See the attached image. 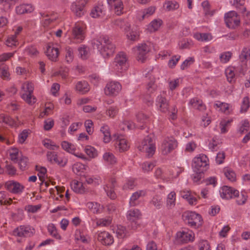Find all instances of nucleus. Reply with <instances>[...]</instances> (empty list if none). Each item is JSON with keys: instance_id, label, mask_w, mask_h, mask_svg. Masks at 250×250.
<instances>
[{"instance_id": "nucleus-59", "label": "nucleus", "mask_w": 250, "mask_h": 250, "mask_svg": "<svg viewBox=\"0 0 250 250\" xmlns=\"http://www.w3.org/2000/svg\"><path fill=\"white\" fill-rule=\"evenodd\" d=\"M87 206L93 213H97L99 211V205L97 203L88 202Z\"/></svg>"}, {"instance_id": "nucleus-24", "label": "nucleus", "mask_w": 250, "mask_h": 250, "mask_svg": "<svg viewBox=\"0 0 250 250\" xmlns=\"http://www.w3.org/2000/svg\"><path fill=\"white\" fill-rule=\"evenodd\" d=\"M141 213L139 209H133L129 210L127 214V218L129 221L138 220L140 218Z\"/></svg>"}, {"instance_id": "nucleus-14", "label": "nucleus", "mask_w": 250, "mask_h": 250, "mask_svg": "<svg viewBox=\"0 0 250 250\" xmlns=\"http://www.w3.org/2000/svg\"><path fill=\"white\" fill-rule=\"evenodd\" d=\"M221 197L223 199H230L233 198L234 195L238 194V190L233 188L224 186L220 190Z\"/></svg>"}, {"instance_id": "nucleus-62", "label": "nucleus", "mask_w": 250, "mask_h": 250, "mask_svg": "<svg viewBox=\"0 0 250 250\" xmlns=\"http://www.w3.org/2000/svg\"><path fill=\"white\" fill-rule=\"evenodd\" d=\"M136 118L138 122L143 124L146 123V121L148 119V117L147 115L142 112L137 114Z\"/></svg>"}, {"instance_id": "nucleus-17", "label": "nucleus", "mask_w": 250, "mask_h": 250, "mask_svg": "<svg viewBox=\"0 0 250 250\" xmlns=\"http://www.w3.org/2000/svg\"><path fill=\"white\" fill-rule=\"evenodd\" d=\"M13 234L15 236L19 237H28L32 235L33 232L29 227L21 226L13 230Z\"/></svg>"}, {"instance_id": "nucleus-64", "label": "nucleus", "mask_w": 250, "mask_h": 250, "mask_svg": "<svg viewBox=\"0 0 250 250\" xmlns=\"http://www.w3.org/2000/svg\"><path fill=\"white\" fill-rule=\"evenodd\" d=\"M6 42L8 46L12 47L13 46H16L17 43L16 36H12L11 37L8 38Z\"/></svg>"}, {"instance_id": "nucleus-28", "label": "nucleus", "mask_w": 250, "mask_h": 250, "mask_svg": "<svg viewBox=\"0 0 250 250\" xmlns=\"http://www.w3.org/2000/svg\"><path fill=\"white\" fill-rule=\"evenodd\" d=\"M143 195H144V192L142 190L134 193L130 199L129 204L130 206L134 207L138 205L139 203L137 200Z\"/></svg>"}, {"instance_id": "nucleus-61", "label": "nucleus", "mask_w": 250, "mask_h": 250, "mask_svg": "<svg viewBox=\"0 0 250 250\" xmlns=\"http://www.w3.org/2000/svg\"><path fill=\"white\" fill-rule=\"evenodd\" d=\"M154 164L152 162H145L142 165V168L145 172H148L151 170L154 167Z\"/></svg>"}, {"instance_id": "nucleus-45", "label": "nucleus", "mask_w": 250, "mask_h": 250, "mask_svg": "<svg viewBox=\"0 0 250 250\" xmlns=\"http://www.w3.org/2000/svg\"><path fill=\"white\" fill-rule=\"evenodd\" d=\"M117 236L119 238H123L125 236L126 234V230L125 227L122 226H118L116 230Z\"/></svg>"}, {"instance_id": "nucleus-34", "label": "nucleus", "mask_w": 250, "mask_h": 250, "mask_svg": "<svg viewBox=\"0 0 250 250\" xmlns=\"http://www.w3.org/2000/svg\"><path fill=\"white\" fill-rule=\"evenodd\" d=\"M104 14L103 9L100 6L95 7L90 13L91 17L94 18L103 17Z\"/></svg>"}, {"instance_id": "nucleus-6", "label": "nucleus", "mask_w": 250, "mask_h": 250, "mask_svg": "<svg viewBox=\"0 0 250 250\" xmlns=\"http://www.w3.org/2000/svg\"><path fill=\"white\" fill-rule=\"evenodd\" d=\"M177 146V142L173 137H167L162 142L160 149L164 155L170 153Z\"/></svg>"}, {"instance_id": "nucleus-18", "label": "nucleus", "mask_w": 250, "mask_h": 250, "mask_svg": "<svg viewBox=\"0 0 250 250\" xmlns=\"http://www.w3.org/2000/svg\"><path fill=\"white\" fill-rule=\"evenodd\" d=\"M45 53L50 60L56 62L57 60L59 52L57 48H55L51 45H48Z\"/></svg>"}, {"instance_id": "nucleus-5", "label": "nucleus", "mask_w": 250, "mask_h": 250, "mask_svg": "<svg viewBox=\"0 0 250 250\" xmlns=\"http://www.w3.org/2000/svg\"><path fill=\"white\" fill-rule=\"evenodd\" d=\"M224 20L227 26L230 29H235L240 23V18L234 11H229L225 14Z\"/></svg>"}, {"instance_id": "nucleus-52", "label": "nucleus", "mask_w": 250, "mask_h": 250, "mask_svg": "<svg viewBox=\"0 0 250 250\" xmlns=\"http://www.w3.org/2000/svg\"><path fill=\"white\" fill-rule=\"evenodd\" d=\"M150 204L153 205L157 209H160L162 205L161 199L158 196L153 197L150 201Z\"/></svg>"}, {"instance_id": "nucleus-40", "label": "nucleus", "mask_w": 250, "mask_h": 250, "mask_svg": "<svg viewBox=\"0 0 250 250\" xmlns=\"http://www.w3.org/2000/svg\"><path fill=\"white\" fill-rule=\"evenodd\" d=\"M21 88L25 92L24 93H33L34 85L31 82H28L24 83L22 84Z\"/></svg>"}, {"instance_id": "nucleus-2", "label": "nucleus", "mask_w": 250, "mask_h": 250, "mask_svg": "<svg viewBox=\"0 0 250 250\" xmlns=\"http://www.w3.org/2000/svg\"><path fill=\"white\" fill-rule=\"evenodd\" d=\"M185 222L194 228H198L202 225L203 219L200 214L193 211H187L183 215Z\"/></svg>"}, {"instance_id": "nucleus-57", "label": "nucleus", "mask_w": 250, "mask_h": 250, "mask_svg": "<svg viewBox=\"0 0 250 250\" xmlns=\"http://www.w3.org/2000/svg\"><path fill=\"white\" fill-rule=\"evenodd\" d=\"M155 8L154 7H149L147 9H146L143 11V15L142 16V18L144 19L146 17H149L152 15L154 12H155Z\"/></svg>"}, {"instance_id": "nucleus-58", "label": "nucleus", "mask_w": 250, "mask_h": 250, "mask_svg": "<svg viewBox=\"0 0 250 250\" xmlns=\"http://www.w3.org/2000/svg\"><path fill=\"white\" fill-rule=\"evenodd\" d=\"M200 250H211L208 242L207 240H202L199 243Z\"/></svg>"}, {"instance_id": "nucleus-43", "label": "nucleus", "mask_w": 250, "mask_h": 250, "mask_svg": "<svg viewBox=\"0 0 250 250\" xmlns=\"http://www.w3.org/2000/svg\"><path fill=\"white\" fill-rule=\"evenodd\" d=\"M140 36L139 32L137 30H131L127 34L128 40L132 41H136L139 40Z\"/></svg>"}, {"instance_id": "nucleus-35", "label": "nucleus", "mask_w": 250, "mask_h": 250, "mask_svg": "<svg viewBox=\"0 0 250 250\" xmlns=\"http://www.w3.org/2000/svg\"><path fill=\"white\" fill-rule=\"evenodd\" d=\"M62 148L65 151L74 154L76 148L73 145L66 141H63L61 144Z\"/></svg>"}, {"instance_id": "nucleus-10", "label": "nucleus", "mask_w": 250, "mask_h": 250, "mask_svg": "<svg viewBox=\"0 0 250 250\" xmlns=\"http://www.w3.org/2000/svg\"><path fill=\"white\" fill-rule=\"evenodd\" d=\"M150 46L143 43L138 45L137 47V59L138 61L144 62L146 58L147 53L150 51Z\"/></svg>"}, {"instance_id": "nucleus-33", "label": "nucleus", "mask_w": 250, "mask_h": 250, "mask_svg": "<svg viewBox=\"0 0 250 250\" xmlns=\"http://www.w3.org/2000/svg\"><path fill=\"white\" fill-rule=\"evenodd\" d=\"M190 104L194 108L198 110H203L205 109V106L203 104L202 101L196 98L191 99Z\"/></svg>"}, {"instance_id": "nucleus-27", "label": "nucleus", "mask_w": 250, "mask_h": 250, "mask_svg": "<svg viewBox=\"0 0 250 250\" xmlns=\"http://www.w3.org/2000/svg\"><path fill=\"white\" fill-rule=\"evenodd\" d=\"M230 2L242 14H244L246 12V8L244 6L245 0H231Z\"/></svg>"}, {"instance_id": "nucleus-9", "label": "nucleus", "mask_w": 250, "mask_h": 250, "mask_svg": "<svg viewBox=\"0 0 250 250\" xmlns=\"http://www.w3.org/2000/svg\"><path fill=\"white\" fill-rule=\"evenodd\" d=\"M122 89L121 84L118 82L111 81L107 83L104 88L105 95L109 96L117 95Z\"/></svg>"}, {"instance_id": "nucleus-1", "label": "nucleus", "mask_w": 250, "mask_h": 250, "mask_svg": "<svg viewBox=\"0 0 250 250\" xmlns=\"http://www.w3.org/2000/svg\"><path fill=\"white\" fill-rule=\"evenodd\" d=\"M92 45L94 49H98L104 58L112 56L115 52L116 47L109 37L101 36L92 41Z\"/></svg>"}, {"instance_id": "nucleus-8", "label": "nucleus", "mask_w": 250, "mask_h": 250, "mask_svg": "<svg viewBox=\"0 0 250 250\" xmlns=\"http://www.w3.org/2000/svg\"><path fill=\"white\" fill-rule=\"evenodd\" d=\"M87 0H78L72 3L71 10L75 15L81 17L84 15L86 12L85 6Z\"/></svg>"}, {"instance_id": "nucleus-63", "label": "nucleus", "mask_w": 250, "mask_h": 250, "mask_svg": "<svg viewBox=\"0 0 250 250\" xmlns=\"http://www.w3.org/2000/svg\"><path fill=\"white\" fill-rule=\"evenodd\" d=\"M250 128V124L247 120H245L240 127L239 132L241 134H243L245 131H247Z\"/></svg>"}, {"instance_id": "nucleus-49", "label": "nucleus", "mask_w": 250, "mask_h": 250, "mask_svg": "<svg viewBox=\"0 0 250 250\" xmlns=\"http://www.w3.org/2000/svg\"><path fill=\"white\" fill-rule=\"evenodd\" d=\"M85 152L90 158H95L97 156L96 149L91 146H87L85 148Z\"/></svg>"}, {"instance_id": "nucleus-23", "label": "nucleus", "mask_w": 250, "mask_h": 250, "mask_svg": "<svg viewBox=\"0 0 250 250\" xmlns=\"http://www.w3.org/2000/svg\"><path fill=\"white\" fill-rule=\"evenodd\" d=\"M76 90L82 94H84L89 91L90 88L88 83L85 81H80L76 85Z\"/></svg>"}, {"instance_id": "nucleus-53", "label": "nucleus", "mask_w": 250, "mask_h": 250, "mask_svg": "<svg viewBox=\"0 0 250 250\" xmlns=\"http://www.w3.org/2000/svg\"><path fill=\"white\" fill-rule=\"evenodd\" d=\"M118 112V108L117 106H110L106 110V115L109 117L113 118Z\"/></svg>"}, {"instance_id": "nucleus-21", "label": "nucleus", "mask_w": 250, "mask_h": 250, "mask_svg": "<svg viewBox=\"0 0 250 250\" xmlns=\"http://www.w3.org/2000/svg\"><path fill=\"white\" fill-rule=\"evenodd\" d=\"M192 232L191 231L179 232L177 234L178 240L183 243H186L193 240Z\"/></svg>"}, {"instance_id": "nucleus-42", "label": "nucleus", "mask_w": 250, "mask_h": 250, "mask_svg": "<svg viewBox=\"0 0 250 250\" xmlns=\"http://www.w3.org/2000/svg\"><path fill=\"white\" fill-rule=\"evenodd\" d=\"M232 53L229 51L225 52L221 54L220 55V62L222 63H227L228 62L232 57Z\"/></svg>"}, {"instance_id": "nucleus-51", "label": "nucleus", "mask_w": 250, "mask_h": 250, "mask_svg": "<svg viewBox=\"0 0 250 250\" xmlns=\"http://www.w3.org/2000/svg\"><path fill=\"white\" fill-rule=\"evenodd\" d=\"M250 107V101L248 97H245L243 99L241 106V112H246Z\"/></svg>"}, {"instance_id": "nucleus-15", "label": "nucleus", "mask_w": 250, "mask_h": 250, "mask_svg": "<svg viewBox=\"0 0 250 250\" xmlns=\"http://www.w3.org/2000/svg\"><path fill=\"white\" fill-rule=\"evenodd\" d=\"M98 240L103 245L109 246L114 242L113 236L108 232L104 231L98 234Z\"/></svg>"}, {"instance_id": "nucleus-11", "label": "nucleus", "mask_w": 250, "mask_h": 250, "mask_svg": "<svg viewBox=\"0 0 250 250\" xmlns=\"http://www.w3.org/2000/svg\"><path fill=\"white\" fill-rule=\"evenodd\" d=\"M240 60L243 63L242 68L239 70L240 74L244 75L246 71V62L250 59V47H244L239 56Z\"/></svg>"}, {"instance_id": "nucleus-56", "label": "nucleus", "mask_w": 250, "mask_h": 250, "mask_svg": "<svg viewBox=\"0 0 250 250\" xmlns=\"http://www.w3.org/2000/svg\"><path fill=\"white\" fill-rule=\"evenodd\" d=\"M194 62V59L193 57H189L188 59L186 60L181 64V69L182 70L185 69L188 66L193 63Z\"/></svg>"}, {"instance_id": "nucleus-32", "label": "nucleus", "mask_w": 250, "mask_h": 250, "mask_svg": "<svg viewBox=\"0 0 250 250\" xmlns=\"http://www.w3.org/2000/svg\"><path fill=\"white\" fill-rule=\"evenodd\" d=\"M21 97L29 104H33L36 101V98L32 93H21Z\"/></svg>"}, {"instance_id": "nucleus-19", "label": "nucleus", "mask_w": 250, "mask_h": 250, "mask_svg": "<svg viewBox=\"0 0 250 250\" xmlns=\"http://www.w3.org/2000/svg\"><path fill=\"white\" fill-rule=\"evenodd\" d=\"M156 102L159 109L162 112L166 113L168 111L169 104L167 100L161 95L158 96Z\"/></svg>"}, {"instance_id": "nucleus-20", "label": "nucleus", "mask_w": 250, "mask_h": 250, "mask_svg": "<svg viewBox=\"0 0 250 250\" xmlns=\"http://www.w3.org/2000/svg\"><path fill=\"white\" fill-rule=\"evenodd\" d=\"M107 2L111 7H114L115 13L117 15L123 13L124 5L121 0H107Z\"/></svg>"}, {"instance_id": "nucleus-16", "label": "nucleus", "mask_w": 250, "mask_h": 250, "mask_svg": "<svg viewBox=\"0 0 250 250\" xmlns=\"http://www.w3.org/2000/svg\"><path fill=\"white\" fill-rule=\"evenodd\" d=\"M113 138H115V140H116L115 143L116 147H118L120 151H125L128 149L129 146L128 142L123 136L114 134L113 136Z\"/></svg>"}, {"instance_id": "nucleus-50", "label": "nucleus", "mask_w": 250, "mask_h": 250, "mask_svg": "<svg viewBox=\"0 0 250 250\" xmlns=\"http://www.w3.org/2000/svg\"><path fill=\"white\" fill-rule=\"evenodd\" d=\"M85 169L84 165L80 163L75 164L72 167L73 171L76 174L83 172Z\"/></svg>"}, {"instance_id": "nucleus-54", "label": "nucleus", "mask_w": 250, "mask_h": 250, "mask_svg": "<svg viewBox=\"0 0 250 250\" xmlns=\"http://www.w3.org/2000/svg\"><path fill=\"white\" fill-rule=\"evenodd\" d=\"M104 189L107 193V196L111 199H114L116 197V195L114 192V188L112 187L106 186Z\"/></svg>"}, {"instance_id": "nucleus-3", "label": "nucleus", "mask_w": 250, "mask_h": 250, "mask_svg": "<svg viewBox=\"0 0 250 250\" xmlns=\"http://www.w3.org/2000/svg\"><path fill=\"white\" fill-rule=\"evenodd\" d=\"M153 137V135H147L144 139L141 145L138 147L140 150L145 151L148 157H152L156 150L155 143Z\"/></svg>"}, {"instance_id": "nucleus-48", "label": "nucleus", "mask_w": 250, "mask_h": 250, "mask_svg": "<svg viewBox=\"0 0 250 250\" xmlns=\"http://www.w3.org/2000/svg\"><path fill=\"white\" fill-rule=\"evenodd\" d=\"M47 160L52 163H57V161L59 159V157L55 152L48 151L46 154Z\"/></svg>"}, {"instance_id": "nucleus-47", "label": "nucleus", "mask_w": 250, "mask_h": 250, "mask_svg": "<svg viewBox=\"0 0 250 250\" xmlns=\"http://www.w3.org/2000/svg\"><path fill=\"white\" fill-rule=\"evenodd\" d=\"M28 160L25 156H22L19 162L20 168L21 170H24L27 168Z\"/></svg>"}, {"instance_id": "nucleus-36", "label": "nucleus", "mask_w": 250, "mask_h": 250, "mask_svg": "<svg viewBox=\"0 0 250 250\" xmlns=\"http://www.w3.org/2000/svg\"><path fill=\"white\" fill-rule=\"evenodd\" d=\"M162 21L160 20H154L152 21L148 26V29L150 32H154L158 29L162 24Z\"/></svg>"}, {"instance_id": "nucleus-13", "label": "nucleus", "mask_w": 250, "mask_h": 250, "mask_svg": "<svg viewBox=\"0 0 250 250\" xmlns=\"http://www.w3.org/2000/svg\"><path fill=\"white\" fill-rule=\"evenodd\" d=\"M72 38L76 42H82L85 38L83 28L79 24H76L72 29Z\"/></svg>"}, {"instance_id": "nucleus-46", "label": "nucleus", "mask_w": 250, "mask_h": 250, "mask_svg": "<svg viewBox=\"0 0 250 250\" xmlns=\"http://www.w3.org/2000/svg\"><path fill=\"white\" fill-rule=\"evenodd\" d=\"M111 223V218L110 217H107L97 220L96 224L98 226L106 227L109 226Z\"/></svg>"}, {"instance_id": "nucleus-31", "label": "nucleus", "mask_w": 250, "mask_h": 250, "mask_svg": "<svg viewBox=\"0 0 250 250\" xmlns=\"http://www.w3.org/2000/svg\"><path fill=\"white\" fill-rule=\"evenodd\" d=\"M104 160L108 164L114 165L117 163V160L113 153L105 152L103 155Z\"/></svg>"}, {"instance_id": "nucleus-41", "label": "nucleus", "mask_w": 250, "mask_h": 250, "mask_svg": "<svg viewBox=\"0 0 250 250\" xmlns=\"http://www.w3.org/2000/svg\"><path fill=\"white\" fill-rule=\"evenodd\" d=\"M234 197L236 198V202L239 205L244 204L247 200V196L243 193L239 194V191L238 194L234 196L233 198Z\"/></svg>"}, {"instance_id": "nucleus-22", "label": "nucleus", "mask_w": 250, "mask_h": 250, "mask_svg": "<svg viewBox=\"0 0 250 250\" xmlns=\"http://www.w3.org/2000/svg\"><path fill=\"white\" fill-rule=\"evenodd\" d=\"M34 10L33 6L30 4H22L17 6L16 13L18 14H23L32 12Z\"/></svg>"}, {"instance_id": "nucleus-4", "label": "nucleus", "mask_w": 250, "mask_h": 250, "mask_svg": "<svg viewBox=\"0 0 250 250\" xmlns=\"http://www.w3.org/2000/svg\"><path fill=\"white\" fill-rule=\"evenodd\" d=\"M114 69L120 72L125 71L128 67L127 59L126 54L121 52L117 54L113 62Z\"/></svg>"}, {"instance_id": "nucleus-26", "label": "nucleus", "mask_w": 250, "mask_h": 250, "mask_svg": "<svg viewBox=\"0 0 250 250\" xmlns=\"http://www.w3.org/2000/svg\"><path fill=\"white\" fill-rule=\"evenodd\" d=\"M0 119L3 123L10 126L16 127L18 125L16 122L7 115L0 114Z\"/></svg>"}, {"instance_id": "nucleus-39", "label": "nucleus", "mask_w": 250, "mask_h": 250, "mask_svg": "<svg viewBox=\"0 0 250 250\" xmlns=\"http://www.w3.org/2000/svg\"><path fill=\"white\" fill-rule=\"evenodd\" d=\"M224 174L227 178L231 181H234L236 179V175L234 172L229 168L226 167L224 170Z\"/></svg>"}, {"instance_id": "nucleus-37", "label": "nucleus", "mask_w": 250, "mask_h": 250, "mask_svg": "<svg viewBox=\"0 0 250 250\" xmlns=\"http://www.w3.org/2000/svg\"><path fill=\"white\" fill-rule=\"evenodd\" d=\"M164 7L167 11H171L177 9L179 4L175 1H167L164 3Z\"/></svg>"}, {"instance_id": "nucleus-25", "label": "nucleus", "mask_w": 250, "mask_h": 250, "mask_svg": "<svg viewBox=\"0 0 250 250\" xmlns=\"http://www.w3.org/2000/svg\"><path fill=\"white\" fill-rule=\"evenodd\" d=\"M181 196L186 199L188 203L191 205H195L197 199L192 195L189 191H181L180 192Z\"/></svg>"}, {"instance_id": "nucleus-55", "label": "nucleus", "mask_w": 250, "mask_h": 250, "mask_svg": "<svg viewBox=\"0 0 250 250\" xmlns=\"http://www.w3.org/2000/svg\"><path fill=\"white\" fill-rule=\"evenodd\" d=\"M54 125V122L53 119H48L44 122V129L45 130H50Z\"/></svg>"}, {"instance_id": "nucleus-29", "label": "nucleus", "mask_w": 250, "mask_h": 250, "mask_svg": "<svg viewBox=\"0 0 250 250\" xmlns=\"http://www.w3.org/2000/svg\"><path fill=\"white\" fill-rule=\"evenodd\" d=\"M176 201V193L174 191H171L167 195V207L171 208L174 207Z\"/></svg>"}, {"instance_id": "nucleus-30", "label": "nucleus", "mask_w": 250, "mask_h": 250, "mask_svg": "<svg viewBox=\"0 0 250 250\" xmlns=\"http://www.w3.org/2000/svg\"><path fill=\"white\" fill-rule=\"evenodd\" d=\"M101 131L104 134V143H107L111 140V135L109 132V128L106 125L103 126L101 128Z\"/></svg>"}, {"instance_id": "nucleus-12", "label": "nucleus", "mask_w": 250, "mask_h": 250, "mask_svg": "<svg viewBox=\"0 0 250 250\" xmlns=\"http://www.w3.org/2000/svg\"><path fill=\"white\" fill-rule=\"evenodd\" d=\"M5 186L10 192L14 194H20L24 188L23 185L15 181H9L5 183Z\"/></svg>"}, {"instance_id": "nucleus-7", "label": "nucleus", "mask_w": 250, "mask_h": 250, "mask_svg": "<svg viewBox=\"0 0 250 250\" xmlns=\"http://www.w3.org/2000/svg\"><path fill=\"white\" fill-rule=\"evenodd\" d=\"M208 158L204 155L195 157L193 160L192 167L194 171L204 172L208 168Z\"/></svg>"}, {"instance_id": "nucleus-60", "label": "nucleus", "mask_w": 250, "mask_h": 250, "mask_svg": "<svg viewBox=\"0 0 250 250\" xmlns=\"http://www.w3.org/2000/svg\"><path fill=\"white\" fill-rule=\"evenodd\" d=\"M196 38L201 41H208L211 39V36L207 33L199 34L196 35Z\"/></svg>"}, {"instance_id": "nucleus-44", "label": "nucleus", "mask_w": 250, "mask_h": 250, "mask_svg": "<svg viewBox=\"0 0 250 250\" xmlns=\"http://www.w3.org/2000/svg\"><path fill=\"white\" fill-rule=\"evenodd\" d=\"M48 230L49 233L55 238L61 239V236L58 234L57 229L53 224H51L48 225Z\"/></svg>"}, {"instance_id": "nucleus-38", "label": "nucleus", "mask_w": 250, "mask_h": 250, "mask_svg": "<svg viewBox=\"0 0 250 250\" xmlns=\"http://www.w3.org/2000/svg\"><path fill=\"white\" fill-rule=\"evenodd\" d=\"M71 188L75 192L81 193L83 191V184L76 180L73 182Z\"/></svg>"}]
</instances>
